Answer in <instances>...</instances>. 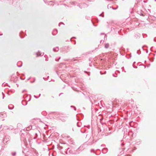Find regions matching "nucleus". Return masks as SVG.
I'll list each match as a JSON object with an SVG mask.
<instances>
[{
	"label": "nucleus",
	"instance_id": "c85d7f7f",
	"mask_svg": "<svg viewBox=\"0 0 156 156\" xmlns=\"http://www.w3.org/2000/svg\"><path fill=\"white\" fill-rule=\"evenodd\" d=\"M116 32H118V33H119V31H117Z\"/></svg>",
	"mask_w": 156,
	"mask_h": 156
},
{
	"label": "nucleus",
	"instance_id": "4c0bfd02",
	"mask_svg": "<svg viewBox=\"0 0 156 156\" xmlns=\"http://www.w3.org/2000/svg\"><path fill=\"white\" fill-rule=\"evenodd\" d=\"M126 29L129 30V28H127Z\"/></svg>",
	"mask_w": 156,
	"mask_h": 156
},
{
	"label": "nucleus",
	"instance_id": "58836bf2",
	"mask_svg": "<svg viewBox=\"0 0 156 156\" xmlns=\"http://www.w3.org/2000/svg\"><path fill=\"white\" fill-rule=\"evenodd\" d=\"M70 41H71V39H70Z\"/></svg>",
	"mask_w": 156,
	"mask_h": 156
},
{
	"label": "nucleus",
	"instance_id": "f704fd0d",
	"mask_svg": "<svg viewBox=\"0 0 156 156\" xmlns=\"http://www.w3.org/2000/svg\"><path fill=\"white\" fill-rule=\"evenodd\" d=\"M84 132H85V131H84V132H81V133H84Z\"/></svg>",
	"mask_w": 156,
	"mask_h": 156
},
{
	"label": "nucleus",
	"instance_id": "412c9836",
	"mask_svg": "<svg viewBox=\"0 0 156 156\" xmlns=\"http://www.w3.org/2000/svg\"><path fill=\"white\" fill-rule=\"evenodd\" d=\"M54 2V3L56 4L57 5H59V4H58V2H55V1Z\"/></svg>",
	"mask_w": 156,
	"mask_h": 156
},
{
	"label": "nucleus",
	"instance_id": "a211bd4d",
	"mask_svg": "<svg viewBox=\"0 0 156 156\" xmlns=\"http://www.w3.org/2000/svg\"><path fill=\"white\" fill-rule=\"evenodd\" d=\"M102 16V17H104V15H102V14H100V15H99V16Z\"/></svg>",
	"mask_w": 156,
	"mask_h": 156
},
{
	"label": "nucleus",
	"instance_id": "1a4fd4ad",
	"mask_svg": "<svg viewBox=\"0 0 156 156\" xmlns=\"http://www.w3.org/2000/svg\"><path fill=\"white\" fill-rule=\"evenodd\" d=\"M109 47V44L108 43H107L105 44V48H108Z\"/></svg>",
	"mask_w": 156,
	"mask_h": 156
},
{
	"label": "nucleus",
	"instance_id": "864d4df0",
	"mask_svg": "<svg viewBox=\"0 0 156 156\" xmlns=\"http://www.w3.org/2000/svg\"><path fill=\"white\" fill-rule=\"evenodd\" d=\"M123 1H124V0H122Z\"/></svg>",
	"mask_w": 156,
	"mask_h": 156
},
{
	"label": "nucleus",
	"instance_id": "c03bdc74",
	"mask_svg": "<svg viewBox=\"0 0 156 156\" xmlns=\"http://www.w3.org/2000/svg\"><path fill=\"white\" fill-rule=\"evenodd\" d=\"M21 32V33H22H22L23 34V33H22V32Z\"/></svg>",
	"mask_w": 156,
	"mask_h": 156
},
{
	"label": "nucleus",
	"instance_id": "423d86ee",
	"mask_svg": "<svg viewBox=\"0 0 156 156\" xmlns=\"http://www.w3.org/2000/svg\"><path fill=\"white\" fill-rule=\"evenodd\" d=\"M14 108V106L12 105H10L8 106V108L10 110Z\"/></svg>",
	"mask_w": 156,
	"mask_h": 156
},
{
	"label": "nucleus",
	"instance_id": "7ed1b4c3",
	"mask_svg": "<svg viewBox=\"0 0 156 156\" xmlns=\"http://www.w3.org/2000/svg\"><path fill=\"white\" fill-rule=\"evenodd\" d=\"M73 152L71 148H68L66 151V154H73Z\"/></svg>",
	"mask_w": 156,
	"mask_h": 156
},
{
	"label": "nucleus",
	"instance_id": "39448f33",
	"mask_svg": "<svg viewBox=\"0 0 156 156\" xmlns=\"http://www.w3.org/2000/svg\"><path fill=\"white\" fill-rule=\"evenodd\" d=\"M57 33V30H53V31L52 32V34L53 35H55Z\"/></svg>",
	"mask_w": 156,
	"mask_h": 156
},
{
	"label": "nucleus",
	"instance_id": "49530a36",
	"mask_svg": "<svg viewBox=\"0 0 156 156\" xmlns=\"http://www.w3.org/2000/svg\"><path fill=\"white\" fill-rule=\"evenodd\" d=\"M137 53H138V51H137Z\"/></svg>",
	"mask_w": 156,
	"mask_h": 156
},
{
	"label": "nucleus",
	"instance_id": "b1692460",
	"mask_svg": "<svg viewBox=\"0 0 156 156\" xmlns=\"http://www.w3.org/2000/svg\"><path fill=\"white\" fill-rule=\"evenodd\" d=\"M2 94L3 95V96H5V95L3 93V92H2Z\"/></svg>",
	"mask_w": 156,
	"mask_h": 156
},
{
	"label": "nucleus",
	"instance_id": "4468645a",
	"mask_svg": "<svg viewBox=\"0 0 156 156\" xmlns=\"http://www.w3.org/2000/svg\"><path fill=\"white\" fill-rule=\"evenodd\" d=\"M22 33L21 32H20V37L21 38H23V37H22Z\"/></svg>",
	"mask_w": 156,
	"mask_h": 156
},
{
	"label": "nucleus",
	"instance_id": "ddd939ff",
	"mask_svg": "<svg viewBox=\"0 0 156 156\" xmlns=\"http://www.w3.org/2000/svg\"><path fill=\"white\" fill-rule=\"evenodd\" d=\"M16 154V152H13L12 153V155L13 156H14Z\"/></svg>",
	"mask_w": 156,
	"mask_h": 156
},
{
	"label": "nucleus",
	"instance_id": "2eb2a0df",
	"mask_svg": "<svg viewBox=\"0 0 156 156\" xmlns=\"http://www.w3.org/2000/svg\"><path fill=\"white\" fill-rule=\"evenodd\" d=\"M61 24H63V25H64V24L63 23L61 22V23H59L58 26H60V25H61Z\"/></svg>",
	"mask_w": 156,
	"mask_h": 156
},
{
	"label": "nucleus",
	"instance_id": "dca6fc26",
	"mask_svg": "<svg viewBox=\"0 0 156 156\" xmlns=\"http://www.w3.org/2000/svg\"><path fill=\"white\" fill-rule=\"evenodd\" d=\"M71 107H73V108H74V110L75 111L76 110V107H74V106H71Z\"/></svg>",
	"mask_w": 156,
	"mask_h": 156
},
{
	"label": "nucleus",
	"instance_id": "20e7f679",
	"mask_svg": "<svg viewBox=\"0 0 156 156\" xmlns=\"http://www.w3.org/2000/svg\"><path fill=\"white\" fill-rule=\"evenodd\" d=\"M6 116V115L5 113H0V117L2 118H5Z\"/></svg>",
	"mask_w": 156,
	"mask_h": 156
},
{
	"label": "nucleus",
	"instance_id": "393cba45",
	"mask_svg": "<svg viewBox=\"0 0 156 156\" xmlns=\"http://www.w3.org/2000/svg\"><path fill=\"white\" fill-rule=\"evenodd\" d=\"M94 151V150H91V152H93Z\"/></svg>",
	"mask_w": 156,
	"mask_h": 156
},
{
	"label": "nucleus",
	"instance_id": "a18cd8bd",
	"mask_svg": "<svg viewBox=\"0 0 156 156\" xmlns=\"http://www.w3.org/2000/svg\"><path fill=\"white\" fill-rule=\"evenodd\" d=\"M3 84H4V83H3L2 84V86H3Z\"/></svg>",
	"mask_w": 156,
	"mask_h": 156
},
{
	"label": "nucleus",
	"instance_id": "f03ea898",
	"mask_svg": "<svg viewBox=\"0 0 156 156\" xmlns=\"http://www.w3.org/2000/svg\"><path fill=\"white\" fill-rule=\"evenodd\" d=\"M44 2L45 3H47V5L50 6H53L54 5V1H49L48 0H43Z\"/></svg>",
	"mask_w": 156,
	"mask_h": 156
},
{
	"label": "nucleus",
	"instance_id": "6e6552de",
	"mask_svg": "<svg viewBox=\"0 0 156 156\" xmlns=\"http://www.w3.org/2000/svg\"><path fill=\"white\" fill-rule=\"evenodd\" d=\"M59 50V48L58 47H56L55 48H54L53 49V50L55 52H56L58 51Z\"/></svg>",
	"mask_w": 156,
	"mask_h": 156
},
{
	"label": "nucleus",
	"instance_id": "4be33fe9",
	"mask_svg": "<svg viewBox=\"0 0 156 156\" xmlns=\"http://www.w3.org/2000/svg\"><path fill=\"white\" fill-rule=\"evenodd\" d=\"M118 7H117V8H113V7H112V9H115H115H117V8H118Z\"/></svg>",
	"mask_w": 156,
	"mask_h": 156
},
{
	"label": "nucleus",
	"instance_id": "2f4dec72",
	"mask_svg": "<svg viewBox=\"0 0 156 156\" xmlns=\"http://www.w3.org/2000/svg\"><path fill=\"white\" fill-rule=\"evenodd\" d=\"M106 36V35L105 34V35H104V38H105V37Z\"/></svg>",
	"mask_w": 156,
	"mask_h": 156
},
{
	"label": "nucleus",
	"instance_id": "79ce46f5",
	"mask_svg": "<svg viewBox=\"0 0 156 156\" xmlns=\"http://www.w3.org/2000/svg\"><path fill=\"white\" fill-rule=\"evenodd\" d=\"M75 41V44H76V41Z\"/></svg>",
	"mask_w": 156,
	"mask_h": 156
},
{
	"label": "nucleus",
	"instance_id": "c9c22d12",
	"mask_svg": "<svg viewBox=\"0 0 156 156\" xmlns=\"http://www.w3.org/2000/svg\"><path fill=\"white\" fill-rule=\"evenodd\" d=\"M103 34V33H101V34Z\"/></svg>",
	"mask_w": 156,
	"mask_h": 156
},
{
	"label": "nucleus",
	"instance_id": "72a5a7b5",
	"mask_svg": "<svg viewBox=\"0 0 156 156\" xmlns=\"http://www.w3.org/2000/svg\"><path fill=\"white\" fill-rule=\"evenodd\" d=\"M66 0H64V1H65ZM64 1H63V2H64ZM62 2V1H60V2Z\"/></svg>",
	"mask_w": 156,
	"mask_h": 156
},
{
	"label": "nucleus",
	"instance_id": "9d476101",
	"mask_svg": "<svg viewBox=\"0 0 156 156\" xmlns=\"http://www.w3.org/2000/svg\"><path fill=\"white\" fill-rule=\"evenodd\" d=\"M22 104L24 105H26L27 104V103L25 102V101H23L22 102Z\"/></svg>",
	"mask_w": 156,
	"mask_h": 156
},
{
	"label": "nucleus",
	"instance_id": "0eeeda50",
	"mask_svg": "<svg viewBox=\"0 0 156 156\" xmlns=\"http://www.w3.org/2000/svg\"><path fill=\"white\" fill-rule=\"evenodd\" d=\"M36 55L37 56H38L43 55V54H42V53H41L40 51H38L37 53H36Z\"/></svg>",
	"mask_w": 156,
	"mask_h": 156
},
{
	"label": "nucleus",
	"instance_id": "f3484780",
	"mask_svg": "<svg viewBox=\"0 0 156 156\" xmlns=\"http://www.w3.org/2000/svg\"><path fill=\"white\" fill-rule=\"evenodd\" d=\"M87 1H88V2H93L94 1V0H86Z\"/></svg>",
	"mask_w": 156,
	"mask_h": 156
},
{
	"label": "nucleus",
	"instance_id": "3c124183",
	"mask_svg": "<svg viewBox=\"0 0 156 156\" xmlns=\"http://www.w3.org/2000/svg\"><path fill=\"white\" fill-rule=\"evenodd\" d=\"M155 0V1H156V0Z\"/></svg>",
	"mask_w": 156,
	"mask_h": 156
},
{
	"label": "nucleus",
	"instance_id": "5701e85b",
	"mask_svg": "<svg viewBox=\"0 0 156 156\" xmlns=\"http://www.w3.org/2000/svg\"><path fill=\"white\" fill-rule=\"evenodd\" d=\"M22 66V64H21V65L20 66H17L19 67H21Z\"/></svg>",
	"mask_w": 156,
	"mask_h": 156
},
{
	"label": "nucleus",
	"instance_id": "ea45409f",
	"mask_svg": "<svg viewBox=\"0 0 156 156\" xmlns=\"http://www.w3.org/2000/svg\"><path fill=\"white\" fill-rule=\"evenodd\" d=\"M62 147H61V149H62Z\"/></svg>",
	"mask_w": 156,
	"mask_h": 156
},
{
	"label": "nucleus",
	"instance_id": "bb28decb",
	"mask_svg": "<svg viewBox=\"0 0 156 156\" xmlns=\"http://www.w3.org/2000/svg\"><path fill=\"white\" fill-rule=\"evenodd\" d=\"M78 123H77V126H78V127H80V126H78Z\"/></svg>",
	"mask_w": 156,
	"mask_h": 156
},
{
	"label": "nucleus",
	"instance_id": "a878e982",
	"mask_svg": "<svg viewBox=\"0 0 156 156\" xmlns=\"http://www.w3.org/2000/svg\"><path fill=\"white\" fill-rule=\"evenodd\" d=\"M141 16H144V14H141Z\"/></svg>",
	"mask_w": 156,
	"mask_h": 156
},
{
	"label": "nucleus",
	"instance_id": "8fccbe9b",
	"mask_svg": "<svg viewBox=\"0 0 156 156\" xmlns=\"http://www.w3.org/2000/svg\"><path fill=\"white\" fill-rule=\"evenodd\" d=\"M8 86H9V87H10L8 85Z\"/></svg>",
	"mask_w": 156,
	"mask_h": 156
},
{
	"label": "nucleus",
	"instance_id": "37998d69",
	"mask_svg": "<svg viewBox=\"0 0 156 156\" xmlns=\"http://www.w3.org/2000/svg\"><path fill=\"white\" fill-rule=\"evenodd\" d=\"M80 148H81V147H80V148H78V149H80Z\"/></svg>",
	"mask_w": 156,
	"mask_h": 156
},
{
	"label": "nucleus",
	"instance_id": "a19ab883",
	"mask_svg": "<svg viewBox=\"0 0 156 156\" xmlns=\"http://www.w3.org/2000/svg\"><path fill=\"white\" fill-rule=\"evenodd\" d=\"M40 95H41V94H39V96H40Z\"/></svg>",
	"mask_w": 156,
	"mask_h": 156
},
{
	"label": "nucleus",
	"instance_id": "473e14b6",
	"mask_svg": "<svg viewBox=\"0 0 156 156\" xmlns=\"http://www.w3.org/2000/svg\"><path fill=\"white\" fill-rule=\"evenodd\" d=\"M4 96H3V98H2V99H3L4 98Z\"/></svg>",
	"mask_w": 156,
	"mask_h": 156
},
{
	"label": "nucleus",
	"instance_id": "de8ad7c7",
	"mask_svg": "<svg viewBox=\"0 0 156 156\" xmlns=\"http://www.w3.org/2000/svg\"><path fill=\"white\" fill-rule=\"evenodd\" d=\"M60 57H59V59L60 58Z\"/></svg>",
	"mask_w": 156,
	"mask_h": 156
},
{
	"label": "nucleus",
	"instance_id": "f8f14e48",
	"mask_svg": "<svg viewBox=\"0 0 156 156\" xmlns=\"http://www.w3.org/2000/svg\"><path fill=\"white\" fill-rule=\"evenodd\" d=\"M32 128V127L31 126H29V127H27V130H29L30 129H31Z\"/></svg>",
	"mask_w": 156,
	"mask_h": 156
},
{
	"label": "nucleus",
	"instance_id": "603ef678",
	"mask_svg": "<svg viewBox=\"0 0 156 156\" xmlns=\"http://www.w3.org/2000/svg\"><path fill=\"white\" fill-rule=\"evenodd\" d=\"M107 1H108V0H106Z\"/></svg>",
	"mask_w": 156,
	"mask_h": 156
},
{
	"label": "nucleus",
	"instance_id": "f257e3e1",
	"mask_svg": "<svg viewBox=\"0 0 156 156\" xmlns=\"http://www.w3.org/2000/svg\"><path fill=\"white\" fill-rule=\"evenodd\" d=\"M80 9H82L83 8H86L88 7V5L85 3H83L81 4H78L77 5Z\"/></svg>",
	"mask_w": 156,
	"mask_h": 156
},
{
	"label": "nucleus",
	"instance_id": "09e8293b",
	"mask_svg": "<svg viewBox=\"0 0 156 156\" xmlns=\"http://www.w3.org/2000/svg\"><path fill=\"white\" fill-rule=\"evenodd\" d=\"M30 79V78H29V79H28V80H29Z\"/></svg>",
	"mask_w": 156,
	"mask_h": 156
},
{
	"label": "nucleus",
	"instance_id": "7c9ffc66",
	"mask_svg": "<svg viewBox=\"0 0 156 156\" xmlns=\"http://www.w3.org/2000/svg\"><path fill=\"white\" fill-rule=\"evenodd\" d=\"M106 150H107L106 149H105L103 150V151H104V150H106Z\"/></svg>",
	"mask_w": 156,
	"mask_h": 156
},
{
	"label": "nucleus",
	"instance_id": "c756f323",
	"mask_svg": "<svg viewBox=\"0 0 156 156\" xmlns=\"http://www.w3.org/2000/svg\"><path fill=\"white\" fill-rule=\"evenodd\" d=\"M20 125V124H17V126H19V125Z\"/></svg>",
	"mask_w": 156,
	"mask_h": 156
},
{
	"label": "nucleus",
	"instance_id": "cd10ccee",
	"mask_svg": "<svg viewBox=\"0 0 156 156\" xmlns=\"http://www.w3.org/2000/svg\"><path fill=\"white\" fill-rule=\"evenodd\" d=\"M34 97H35L36 98H37L36 97V96L34 95Z\"/></svg>",
	"mask_w": 156,
	"mask_h": 156
},
{
	"label": "nucleus",
	"instance_id": "6ab92c4d",
	"mask_svg": "<svg viewBox=\"0 0 156 156\" xmlns=\"http://www.w3.org/2000/svg\"><path fill=\"white\" fill-rule=\"evenodd\" d=\"M2 35V33L1 31L0 30V36Z\"/></svg>",
	"mask_w": 156,
	"mask_h": 156
},
{
	"label": "nucleus",
	"instance_id": "9b49d317",
	"mask_svg": "<svg viewBox=\"0 0 156 156\" xmlns=\"http://www.w3.org/2000/svg\"><path fill=\"white\" fill-rule=\"evenodd\" d=\"M70 3L71 5H76V4L74 2H70Z\"/></svg>",
	"mask_w": 156,
	"mask_h": 156
},
{
	"label": "nucleus",
	"instance_id": "aec40b11",
	"mask_svg": "<svg viewBox=\"0 0 156 156\" xmlns=\"http://www.w3.org/2000/svg\"><path fill=\"white\" fill-rule=\"evenodd\" d=\"M118 156H125V155L123 154H121L119 155Z\"/></svg>",
	"mask_w": 156,
	"mask_h": 156
},
{
	"label": "nucleus",
	"instance_id": "e433bc0d",
	"mask_svg": "<svg viewBox=\"0 0 156 156\" xmlns=\"http://www.w3.org/2000/svg\"><path fill=\"white\" fill-rule=\"evenodd\" d=\"M154 41H156L155 40V39H154Z\"/></svg>",
	"mask_w": 156,
	"mask_h": 156
}]
</instances>
